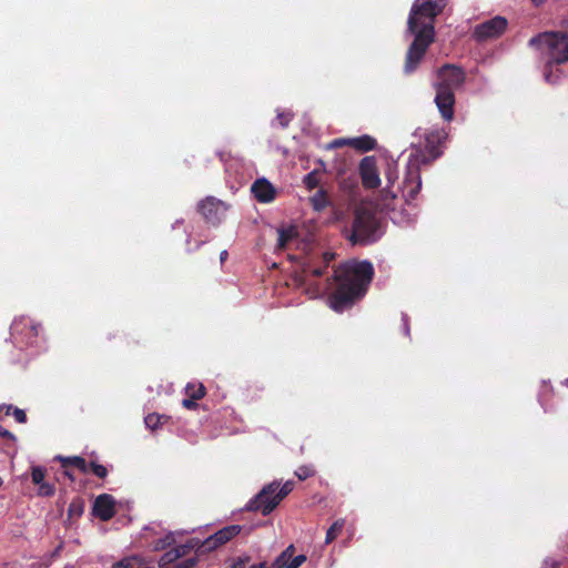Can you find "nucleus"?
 Listing matches in <instances>:
<instances>
[{
    "label": "nucleus",
    "instance_id": "obj_1",
    "mask_svg": "<svg viewBox=\"0 0 568 568\" xmlns=\"http://www.w3.org/2000/svg\"><path fill=\"white\" fill-rule=\"evenodd\" d=\"M444 7V0H415L408 17V31L415 38L407 51L406 73L417 68L427 48L434 41V20Z\"/></svg>",
    "mask_w": 568,
    "mask_h": 568
},
{
    "label": "nucleus",
    "instance_id": "obj_2",
    "mask_svg": "<svg viewBox=\"0 0 568 568\" xmlns=\"http://www.w3.org/2000/svg\"><path fill=\"white\" fill-rule=\"evenodd\" d=\"M371 263L347 262L335 271L337 288L329 297V306L335 312H343L349 307L355 300L362 297L373 277Z\"/></svg>",
    "mask_w": 568,
    "mask_h": 568
},
{
    "label": "nucleus",
    "instance_id": "obj_3",
    "mask_svg": "<svg viewBox=\"0 0 568 568\" xmlns=\"http://www.w3.org/2000/svg\"><path fill=\"white\" fill-rule=\"evenodd\" d=\"M464 79L463 71L454 65H446L438 71L435 102L442 116L447 121L454 116V90L462 85Z\"/></svg>",
    "mask_w": 568,
    "mask_h": 568
},
{
    "label": "nucleus",
    "instance_id": "obj_4",
    "mask_svg": "<svg viewBox=\"0 0 568 568\" xmlns=\"http://www.w3.org/2000/svg\"><path fill=\"white\" fill-rule=\"evenodd\" d=\"M542 63H566L568 61V34L564 32H542L529 40Z\"/></svg>",
    "mask_w": 568,
    "mask_h": 568
},
{
    "label": "nucleus",
    "instance_id": "obj_5",
    "mask_svg": "<svg viewBox=\"0 0 568 568\" xmlns=\"http://www.w3.org/2000/svg\"><path fill=\"white\" fill-rule=\"evenodd\" d=\"M379 235V224L375 215L365 206L358 207L351 240L354 243H367L376 241Z\"/></svg>",
    "mask_w": 568,
    "mask_h": 568
},
{
    "label": "nucleus",
    "instance_id": "obj_6",
    "mask_svg": "<svg viewBox=\"0 0 568 568\" xmlns=\"http://www.w3.org/2000/svg\"><path fill=\"white\" fill-rule=\"evenodd\" d=\"M294 483L287 480L278 489V484L272 483L264 487L261 493L251 501L248 509L260 510L263 515H268L280 501L293 490Z\"/></svg>",
    "mask_w": 568,
    "mask_h": 568
},
{
    "label": "nucleus",
    "instance_id": "obj_7",
    "mask_svg": "<svg viewBox=\"0 0 568 568\" xmlns=\"http://www.w3.org/2000/svg\"><path fill=\"white\" fill-rule=\"evenodd\" d=\"M425 155L419 151L412 153L408 158L406 174L403 182V196L406 200H413L417 195L422 186L419 174L420 163L425 162Z\"/></svg>",
    "mask_w": 568,
    "mask_h": 568
},
{
    "label": "nucleus",
    "instance_id": "obj_8",
    "mask_svg": "<svg viewBox=\"0 0 568 568\" xmlns=\"http://www.w3.org/2000/svg\"><path fill=\"white\" fill-rule=\"evenodd\" d=\"M358 171L364 187L376 189L381 185L379 170L374 155L363 158Z\"/></svg>",
    "mask_w": 568,
    "mask_h": 568
},
{
    "label": "nucleus",
    "instance_id": "obj_9",
    "mask_svg": "<svg viewBox=\"0 0 568 568\" xmlns=\"http://www.w3.org/2000/svg\"><path fill=\"white\" fill-rule=\"evenodd\" d=\"M507 27V20L503 17L489 19L475 28L474 34L478 40H488L500 36Z\"/></svg>",
    "mask_w": 568,
    "mask_h": 568
},
{
    "label": "nucleus",
    "instance_id": "obj_10",
    "mask_svg": "<svg viewBox=\"0 0 568 568\" xmlns=\"http://www.w3.org/2000/svg\"><path fill=\"white\" fill-rule=\"evenodd\" d=\"M241 532V526L239 525H231L227 527H224L206 538L203 544L202 548L204 551H212L222 545L226 544L231 539H233L235 536H237Z\"/></svg>",
    "mask_w": 568,
    "mask_h": 568
},
{
    "label": "nucleus",
    "instance_id": "obj_11",
    "mask_svg": "<svg viewBox=\"0 0 568 568\" xmlns=\"http://www.w3.org/2000/svg\"><path fill=\"white\" fill-rule=\"evenodd\" d=\"M199 207L202 215L212 223L220 221L226 212L225 204L214 197L202 201Z\"/></svg>",
    "mask_w": 568,
    "mask_h": 568
},
{
    "label": "nucleus",
    "instance_id": "obj_12",
    "mask_svg": "<svg viewBox=\"0 0 568 568\" xmlns=\"http://www.w3.org/2000/svg\"><path fill=\"white\" fill-rule=\"evenodd\" d=\"M93 514L103 521L111 519L115 514V500L108 494L98 496L93 505Z\"/></svg>",
    "mask_w": 568,
    "mask_h": 568
},
{
    "label": "nucleus",
    "instance_id": "obj_13",
    "mask_svg": "<svg viewBox=\"0 0 568 568\" xmlns=\"http://www.w3.org/2000/svg\"><path fill=\"white\" fill-rule=\"evenodd\" d=\"M251 191L254 194V197L261 203H270L274 201L276 196V189L264 178L257 179L252 184Z\"/></svg>",
    "mask_w": 568,
    "mask_h": 568
},
{
    "label": "nucleus",
    "instance_id": "obj_14",
    "mask_svg": "<svg viewBox=\"0 0 568 568\" xmlns=\"http://www.w3.org/2000/svg\"><path fill=\"white\" fill-rule=\"evenodd\" d=\"M445 138L446 133L444 131H433L426 135L425 148L430 154L432 159L439 156L440 152L438 151V146Z\"/></svg>",
    "mask_w": 568,
    "mask_h": 568
},
{
    "label": "nucleus",
    "instance_id": "obj_15",
    "mask_svg": "<svg viewBox=\"0 0 568 568\" xmlns=\"http://www.w3.org/2000/svg\"><path fill=\"white\" fill-rule=\"evenodd\" d=\"M562 63H544L542 75L547 83L557 84L564 75Z\"/></svg>",
    "mask_w": 568,
    "mask_h": 568
},
{
    "label": "nucleus",
    "instance_id": "obj_16",
    "mask_svg": "<svg viewBox=\"0 0 568 568\" xmlns=\"http://www.w3.org/2000/svg\"><path fill=\"white\" fill-rule=\"evenodd\" d=\"M44 469L41 467L32 468V481L39 486V494L42 496H50L53 494L54 489L51 485L45 484L44 481Z\"/></svg>",
    "mask_w": 568,
    "mask_h": 568
},
{
    "label": "nucleus",
    "instance_id": "obj_17",
    "mask_svg": "<svg viewBox=\"0 0 568 568\" xmlns=\"http://www.w3.org/2000/svg\"><path fill=\"white\" fill-rule=\"evenodd\" d=\"M351 146L361 152H367L376 146V141L369 135L349 138Z\"/></svg>",
    "mask_w": 568,
    "mask_h": 568
},
{
    "label": "nucleus",
    "instance_id": "obj_18",
    "mask_svg": "<svg viewBox=\"0 0 568 568\" xmlns=\"http://www.w3.org/2000/svg\"><path fill=\"white\" fill-rule=\"evenodd\" d=\"M297 236V229L294 225L278 230L277 246L280 248L286 247Z\"/></svg>",
    "mask_w": 568,
    "mask_h": 568
},
{
    "label": "nucleus",
    "instance_id": "obj_19",
    "mask_svg": "<svg viewBox=\"0 0 568 568\" xmlns=\"http://www.w3.org/2000/svg\"><path fill=\"white\" fill-rule=\"evenodd\" d=\"M185 554V547L172 549L166 551L159 560L160 568H169L168 566L173 561L178 560Z\"/></svg>",
    "mask_w": 568,
    "mask_h": 568
},
{
    "label": "nucleus",
    "instance_id": "obj_20",
    "mask_svg": "<svg viewBox=\"0 0 568 568\" xmlns=\"http://www.w3.org/2000/svg\"><path fill=\"white\" fill-rule=\"evenodd\" d=\"M143 564L144 561L141 557L130 556L114 562L112 568H141Z\"/></svg>",
    "mask_w": 568,
    "mask_h": 568
},
{
    "label": "nucleus",
    "instance_id": "obj_21",
    "mask_svg": "<svg viewBox=\"0 0 568 568\" xmlns=\"http://www.w3.org/2000/svg\"><path fill=\"white\" fill-rule=\"evenodd\" d=\"M311 202L316 211L325 209L329 203L326 191H324L323 189L317 190L315 194L311 197Z\"/></svg>",
    "mask_w": 568,
    "mask_h": 568
},
{
    "label": "nucleus",
    "instance_id": "obj_22",
    "mask_svg": "<svg viewBox=\"0 0 568 568\" xmlns=\"http://www.w3.org/2000/svg\"><path fill=\"white\" fill-rule=\"evenodd\" d=\"M294 551H295V547L294 545H290L288 547H286L285 550H283L276 558L275 560L273 561L272 564V568H282L283 565L286 564V561H288L291 558H294L293 555H294Z\"/></svg>",
    "mask_w": 568,
    "mask_h": 568
},
{
    "label": "nucleus",
    "instance_id": "obj_23",
    "mask_svg": "<svg viewBox=\"0 0 568 568\" xmlns=\"http://www.w3.org/2000/svg\"><path fill=\"white\" fill-rule=\"evenodd\" d=\"M345 525V521L344 519H338L336 520L327 530L326 532V538H325V542L326 544H329L332 542L337 536L338 534L342 531L343 527Z\"/></svg>",
    "mask_w": 568,
    "mask_h": 568
},
{
    "label": "nucleus",
    "instance_id": "obj_24",
    "mask_svg": "<svg viewBox=\"0 0 568 568\" xmlns=\"http://www.w3.org/2000/svg\"><path fill=\"white\" fill-rule=\"evenodd\" d=\"M186 390V394L189 395V397L192 399H200L202 398L204 395H205V388L202 384H199L197 387L195 388L194 385L192 384H189L185 388Z\"/></svg>",
    "mask_w": 568,
    "mask_h": 568
},
{
    "label": "nucleus",
    "instance_id": "obj_25",
    "mask_svg": "<svg viewBox=\"0 0 568 568\" xmlns=\"http://www.w3.org/2000/svg\"><path fill=\"white\" fill-rule=\"evenodd\" d=\"M304 184L308 190H313L320 185L318 172L312 171L304 178Z\"/></svg>",
    "mask_w": 568,
    "mask_h": 568
},
{
    "label": "nucleus",
    "instance_id": "obj_26",
    "mask_svg": "<svg viewBox=\"0 0 568 568\" xmlns=\"http://www.w3.org/2000/svg\"><path fill=\"white\" fill-rule=\"evenodd\" d=\"M305 561H306V556L298 555L294 558H291L288 561H286V564L283 565L282 568H300Z\"/></svg>",
    "mask_w": 568,
    "mask_h": 568
},
{
    "label": "nucleus",
    "instance_id": "obj_27",
    "mask_svg": "<svg viewBox=\"0 0 568 568\" xmlns=\"http://www.w3.org/2000/svg\"><path fill=\"white\" fill-rule=\"evenodd\" d=\"M251 557L250 556H241L233 560H231V564L229 568H245V566L250 562Z\"/></svg>",
    "mask_w": 568,
    "mask_h": 568
},
{
    "label": "nucleus",
    "instance_id": "obj_28",
    "mask_svg": "<svg viewBox=\"0 0 568 568\" xmlns=\"http://www.w3.org/2000/svg\"><path fill=\"white\" fill-rule=\"evenodd\" d=\"M293 118V114L288 111H282L277 113V120L282 128H285L288 125Z\"/></svg>",
    "mask_w": 568,
    "mask_h": 568
},
{
    "label": "nucleus",
    "instance_id": "obj_29",
    "mask_svg": "<svg viewBox=\"0 0 568 568\" xmlns=\"http://www.w3.org/2000/svg\"><path fill=\"white\" fill-rule=\"evenodd\" d=\"M175 542V538H174V534L170 532L165 536V538L163 540H159L158 544L155 545V549L159 550V549H163L165 548L166 546H170L172 544Z\"/></svg>",
    "mask_w": 568,
    "mask_h": 568
},
{
    "label": "nucleus",
    "instance_id": "obj_30",
    "mask_svg": "<svg viewBox=\"0 0 568 568\" xmlns=\"http://www.w3.org/2000/svg\"><path fill=\"white\" fill-rule=\"evenodd\" d=\"M90 468L99 478H104L108 474L106 468L97 463H91Z\"/></svg>",
    "mask_w": 568,
    "mask_h": 568
},
{
    "label": "nucleus",
    "instance_id": "obj_31",
    "mask_svg": "<svg viewBox=\"0 0 568 568\" xmlns=\"http://www.w3.org/2000/svg\"><path fill=\"white\" fill-rule=\"evenodd\" d=\"M385 175H386V179L388 182V186H392L395 183V181L397 180V173H396L395 168H393V164H388Z\"/></svg>",
    "mask_w": 568,
    "mask_h": 568
},
{
    "label": "nucleus",
    "instance_id": "obj_32",
    "mask_svg": "<svg viewBox=\"0 0 568 568\" xmlns=\"http://www.w3.org/2000/svg\"><path fill=\"white\" fill-rule=\"evenodd\" d=\"M145 422V425L151 428V429H154L158 427L159 423H160V416L155 415V414H150L145 417L144 419Z\"/></svg>",
    "mask_w": 568,
    "mask_h": 568
},
{
    "label": "nucleus",
    "instance_id": "obj_33",
    "mask_svg": "<svg viewBox=\"0 0 568 568\" xmlns=\"http://www.w3.org/2000/svg\"><path fill=\"white\" fill-rule=\"evenodd\" d=\"M69 462L74 465L77 468L81 469L82 471H88V464L87 462L81 457H72L69 458Z\"/></svg>",
    "mask_w": 568,
    "mask_h": 568
},
{
    "label": "nucleus",
    "instance_id": "obj_34",
    "mask_svg": "<svg viewBox=\"0 0 568 568\" xmlns=\"http://www.w3.org/2000/svg\"><path fill=\"white\" fill-rule=\"evenodd\" d=\"M346 145L351 146L349 138L348 139H346V138L335 139L328 144V148L335 149V148H342V146H346Z\"/></svg>",
    "mask_w": 568,
    "mask_h": 568
},
{
    "label": "nucleus",
    "instance_id": "obj_35",
    "mask_svg": "<svg viewBox=\"0 0 568 568\" xmlns=\"http://www.w3.org/2000/svg\"><path fill=\"white\" fill-rule=\"evenodd\" d=\"M295 474L300 479L303 480L308 478L313 474V470L310 467L303 466L300 467Z\"/></svg>",
    "mask_w": 568,
    "mask_h": 568
},
{
    "label": "nucleus",
    "instance_id": "obj_36",
    "mask_svg": "<svg viewBox=\"0 0 568 568\" xmlns=\"http://www.w3.org/2000/svg\"><path fill=\"white\" fill-rule=\"evenodd\" d=\"M13 416H14L16 420L19 423H24L27 420L26 413L22 409L14 408Z\"/></svg>",
    "mask_w": 568,
    "mask_h": 568
},
{
    "label": "nucleus",
    "instance_id": "obj_37",
    "mask_svg": "<svg viewBox=\"0 0 568 568\" xmlns=\"http://www.w3.org/2000/svg\"><path fill=\"white\" fill-rule=\"evenodd\" d=\"M182 405L187 409H193L196 407L195 399H192V397L183 399Z\"/></svg>",
    "mask_w": 568,
    "mask_h": 568
},
{
    "label": "nucleus",
    "instance_id": "obj_38",
    "mask_svg": "<svg viewBox=\"0 0 568 568\" xmlns=\"http://www.w3.org/2000/svg\"><path fill=\"white\" fill-rule=\"evenodd\" d=\"M0 435L2 437H12V434L9 430H7V429H4L2 427H0Z\"/></svg>",
    "mask_w": 568,
    "mask_h": 568
},
{
    "label": "nucleus",
    "instance_id": "obj_39",
    "mask_svg": "<svg viewBox=\"0 0 568 568\" xmlns=\"http://www.w3.org/2000/svg\"><path fill=\"white\" fill-rule=\"evenodd\" d=\"M11 406H0V413L2 410H4L6 415H9L10 414V410H11Z\"/></svg>",
    "mask_w": 568,
    "mask_h": 568
},
{
    "label": "nucleus",
    "instance_id": "obj_40",
    "mask_svg": "<svg viewBox=\"0 0 568 568\" xmlns=\"http://www.w3.org/2000/svg\"><path fill=\"white\" fill-rule=\"evenodd\" d=\"M248 568H267L266 562H260L257 565H252Z\"/></svg>",
    "mask_w": 568,
    "mask_h": 568
},
{
    "label": "nucleus",
    "instance_id": "obj_41",
    "mask_svg": "<svg viewBox=\"0 0 568 568\" xmlns=\"http://www.w3.org/2000/svg\"><path fill=\"white\" fill-rule=\"evenodd\" d=\"M313 274H314L315 276H320V275L322 274V271H321V270H318V268H315V270H313Z\"/></svg>",
    "mask_w": 568,
    "mask_h": 568
},
{
    "label": "nucleus",
    "instance_id": "obj_42",
    "mask_svg": "<svg viewBox=\"0 0 568 568\" xmlns=\"http://www.w3.org/2000/svg\"><path fill=\"white\" fill-rule=\"evenodd\" d=\"M226 256H227V252H226V251H223V252L221 253V261H224V260L226 258Z\"/></svg>",
    "mask_w": 568,
    "mask_h": 568
},
{
    "label": "nucleus",
    "instance_id": "obj_43",
    "mask_svg": "<svg viewBox=\"0 0 568 568\" xmlns=\"http://www.w3.org/2000/svg\"><path fill=\"white\" fill-rule=\"evenodd\" d=\"M536 4H541L544 3L546 0H532Z\"/></svg>",
    "mask_w": 568,
    "mask_h": 568
},
{
    "label": "nucleus",
    "instance_id": "obj_44",
    "mask_svg": "<svg viewBox=\"0 0 568 568\" xmlns=\"http://www.w3.org/2000/svg\"><path fill=\"white\" fill-rule=\"evenodd\" d=\"M276 494H277V491H276V493H274V494L268 495V499H273V497H274Z\"/></svg>",
    "mask_w": 568,
    "mask_h": 568
},
{
    "label": "nucleus",
    "instance_id": "obj_45",
    "mask_svg": "<svg viewBox=\"0 0 568 568\" xmlns=\"http://www.w3.org/2000/svg\"><path fill=\"white\" fill-rule=\"evenodd\" d=\"M389 195H390L393 199H394V197H396V194H395V193H393V192H389Z\"/></svg>",
    "mask_w": 568,
    "mask_h": 568
},
{
    "label": "nucleus",
    "instance_id": "obj_46",
    "mask_svg": "<svg viewBox=\"0 0 568 568\" xmlns=\"http://www.w3.org/2000/svg\"><path fill=\"white\" fill-rule=\"evenodd\" d=\"M2 484H3V480H2V478L0 477V486H2Z\"/></svg>",
    "mask_w": 568,
    "mask_h": 568
}]
</instances>
